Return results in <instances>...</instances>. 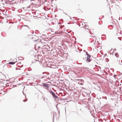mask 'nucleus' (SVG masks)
I'll use <instances>...</instances> for the list:
<instances>
[{"mask_svg":"<svg viewBox=\"0 0 122 122\" xmlns=\"http://www.w3.org/2000/svg\"><path fill=\"white\" fill-rule=\"evenodd\" d=\"M51 94L52 95L53 97L56 98H58V97L55 95L54 92L52 91H51Z\"/></svg>","mask_w":122,"mask_h":122,"instance_id":"f257e3e1","label":"nucleus"},{"mask_svg":"<svg viewBox=\"0 0 122 122\" xmlns=\"http://www.w3.org/2000/svg\"><path fill=\"white\" fill-rule=\"evenodd\" d=\"M42 85L43 86H44L47 88H48L49 86L48 84L45 83H43L42 84Z\"/></svg>","mask_w":122,"mask_h":122,"instance_id":"f03ea898","label":"nucleus"},{"mask_svg":"<svg viewBox=\"0 0 122 122\" xmlns=\"http://www.w3.org/2000/svg\"><path fill=\"white\" fill-rule=\"evenodd\" d=\"M16 62V61L15 62V61L14 62H9L8 64H10L13 65L15 64Z\"/></svg>","mask_w":122,"mask_h":122,"instance_id":"7ed1b4c3","label":"nucleus"},{"mask_svg":"<svg viewBox=\"0 0 122 122\" xmlns=\"http://www.w3.org/2000/svg\"><path fill=\"white\" fill-rule=\"evenodd\" d=\"M90 58H87L86 59L87 61L88 62H89L91 61V60Z\"/></svg>","mask_w":122,"mask_h":122,"instance_id":"20e7f679","label":"nucleus"},{"mask_svg":"<svg viewBox=\"0 0 122 122\" xmlns=\"http://www.w3.org/2000/svg\"><path fill=\"white\" fill-rule=\"evenodd\" d=\"M87 56V58H90V56L89 54H88Z\"/></svg>","mask_w":122,"mask_h":122,"instance_id":"39448f33","label":"nucleus"},{"mask_svg":"<svg viewBox=\"0 0 122 122\" xmlns=\"http://www.w3.org/2000/svg\"><path fill=\"white\" fill-rule=\"evenodd\" d=\"M26 101V100H23V101L24 102H25Z\"/></svg>","mask_w":122,"mask_h":122,"instance_id":"423d86ee","label":"nucleus"},{"mask_svg":"<svg viewBox=\"0 0 122 122\" xmlns=\"http://www.w3.org/2000/svg\"><path fill=\"white\" fill-rule=\"evenodd\" d=\"M56 34H58V33H57L56 32Z\"/></svg>","mask_w":122,"mask_h":122,"instance_id":"0eeeda50","label":"nucleus"}]
</instances>
